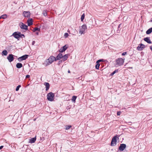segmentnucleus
<instances>
[{"instance_id": "1", "label": "nucleus", "mask_w": 152, "mask_h": 152, "mask_svg": "<svg viewBox=\"0 0 152 152\" xmlns=\"http://www.w3.org/2000/svg\"><path fill=\"white\" fill-rule=\"evenodd\" d=\"M54 61H56L55 57L53 56H51L46 61V63H45V66H46L50 65Z\"/></svg>"}, {"instance_id": "2", "label": "nucleus", "mask_w": 152, "mask_h": 152, "mask_svg": "<svg viewBox=\"0 0 152 152\" xmlns=\"http://www.w3.org/2000/svg\"><path fill=\"white\" fill-rule=\"evenodd\" d=\"M124 62V59L121 58H119L116 59L115 65L117 66H120L122 65Z\"/></svg>"}, {"instance_id": "3", "label": "nucleus", "mask_w": 152, "mask_h": 152, "mask_svg": "<svg viewBox=\"0 0 152 152\" xmlns=\"http://www.w3.org/2000/svg\"><path fill=\"white\" fill-rule=\"evenodd\" d=\"M87 26L85 24H84L80 27L79 33L81 34H84L85 33V30L87 29Z\"/></svg>"}, {"instance_id": "4", "label": "nucleus", "mask_w": 152, "mask_h": 152, "mask_svg": "<svg viewBox=\"0 0 152 152\" xmlns=\"http://www.w3.org/2000/svg\"><path fill=\"white\" fill-rule=\"evenodd\" d=\"M54 94L52 92L48 93L47 95V99L49 101H52L53 100Z\"/></svg>"}, {"instance_id": "5", "label": "nucleus", "mask_w": 152, "mask_h": 152, "mask_svg": "<svg viewBox=\"0 0 152 152\" xmlns=\"http://www.w3.org/2000/svg\"><path fill=\"white\" fill-rule=\"evenodd\" d=\"M118 138L117 136H114L112 138L111 143V145L112 146H115L116 144V142H117V139H118Z\"/></svg>"}, {"instance_id": "6", "label": "nucleus", "mask_w": 152, "mask_h": 152, "mask_svg": "<svg viewBox=\"0 0 152 152\" xmlns=\"http://www.w3.org/2000/svg\"><path fill=\"white\" fill-rule=\"evenodd\" d=\"M28 55H25L18 58V60L19 61H21L23 60H26L28 58Z\"/></svg>"}, {"instance_id": "7", "label": "nucleus", "mask_w": 152, "mask_h": 152, "mask_svg": "<svg viewBox=\"0 0 152 152\" xmlns=\"http://www.w3.org/2000/svg\"><path fill=\"white\" fill-rule=\"evenodd\" d=\"M7 59L10 62L13 61L14 59V55L12 54H9L7 57Z\"/></svg>"}, {"instance_id": "8", "label": "nucleus", "mask_w": 152, "mask_h": 152, "mask_svg": "<svg viewBox=\"0 0 152 152\" xmlns=\"http://www.w3.org/2000/svg\"><path fill=\"white\" fill-rule=\"evenodd\" d=\"M126 145L124 144H120V146L119 147V150L121 151H123L124 149L126 148Z\"/></svg>"}, {"instance_id": "9", "label": "nucleus", "mask_w": 152, "mask_h": 152, "mask_svg": "<svg viewBox=\"0 0 152 152\" xmlns=\"http://www.w3.org/2000/svg\"><path fill=\"white\" fill-rule=\"evenodd\" d=\"M68 46L67 45H65L62 47L61 48L59 51L61 53H63L68 48Z\"/></svg>"}, {"instance_id": "10", "label": "nucleus", "mask_w": 152, "mask_h": 152, "mask_svg": "<svg viewBox=\"0 0 152 152\" xmlns=\"http://www.w3.org/2000/svg\"><path fill=\"white\" fill-rule=\"evenodd\" d=\"M20 26L22 29L27 30V26L26 25L24 24L23 23H20Z\"/></svg>"}, {"instance_id": "11", "label": "nucleus", "mask_w": 152, "mask_h": 152, "mask_svg": "<svg viewBox=\"0 0 152 152\" xmlns=\"http://www.w3.org/2000/svg\"><path fill=\"white\" fill-rule=\"evenodd\" d=\"M145 48V45L142 44H140L139 45V46L137 47V49L139 50H142L143 49Z\"/></svg>"}, {"instance_id": "12", "label": "nucleus", "mask_w": 152, "mask_h": 152, "mask_svg": "<svg viewBox=\"0 0 152 152\" xmlns=\"http://www.w3.org/2000/svg\"><path fill=\"white\" fill-rule=\"evenodd\" d=\"M23 14L25 17L28 18L30 17V13L29 12L24 11L23 12Z\"/></svg>"}, {"instance_id": "13", "label": "nucleus", "mask_w": 152, "mask_h": 152, "mask_svg": "<svg viewBox=\"0 0 152 152\" xmlns=\"http://www.w3.org/2000/svg\"><path fill=\"white\" fill-rule=\"evenodd\" d=\"M63 57V55L61 53H59L57 56L56 58H55L56 60H59L61 58H62Z\"/></svg>"}, {"instance_id": "14", "label": "nucleus", "mask_w": 152, "mask_h": 152, "mask_svg": "<svg viewBox=\"0 0 152 152\" xmlns=\"http://www.w3.org/2000/svg\"><path fill=\"white\" fill-rule=\"evenodd\" d=\"M44 84L45 86V90L46 91H48L50 87L49 84L48 83L45 82Z\"/></svg>"}, {"instance_id": "15", "label": "nucleus", "mask_w": 152, "mask_h": 152, "mask_svg": "<svg viewBox=\"0 0 152 152\" xmlns=\"http://www.w3.org/2000/svg\"><path fill=\"white\" fill-rule=\"evenodd\" d=\"M12 35L14 36V37L17 39L19 38V33H17L16 32H15Z\"/></svg>"}, {"instance_id": "16", "label": "nucleus", "mask_w": 152, "mask_h": 152, "mask_svg": "<svg viewBox=\"0 0 152 152\" xmlns=\"http://www.w3.org/2000/svg\"><path fill=\"white\" fill-rule=\"evenodd\" d=\"M27 22L28 23V25L29 26L31 25H32V24H33V21H32V19H31V18L27 20Z\"/></svg>"}, {"instance_id": "17", "label": "nucleus", "mask_w": 152, "mask_h": 152, "mask_svg": "<svg viewBox=\"0 0 152 152\" xmlns=\"http://www.w3.org/2000/svg\"><path fill=\"white\" fill-rule=\"evenodd\" d=\"M144 40L149 44H151L152 42L149 39V37H146L144 39Z\"/></svg>"}, {"instance_id": "18", "label": "nucleus", "mask_w": 152, "mask_h": 152, "mask_svg": "<svg viewBox=\"0 0 152 152\" xmlns=\"http://www.w3.org/2000/svg\"><path fill=\"white\" fill-rule=\"evenodd\" d=\"M68 54H65L64 56H63L62 60H63V61H64L67 59L68 58Z\"/></svg>"}, {"instance_id": "19", "label": "nucleus", "mask_w": 152, "mask_h": 152, "mask_svg": "<svg viewBox=\"0 0 152 152\" xmlns=\"http://www.w3.org/2000/svg\"><path fill=\"white\" fill-rule=\"evenodd\" d=\"M23 66L22 64L21 63H18L16 65V67L18 68H20Z\"/></svg>"}, {"instance_id": "20", "label": "nucleus", "mask_w": 152, "mask_h": 152, "mask_svg": "<svg viewBox=\"0 0 152 152\" xmlns=\"http://www.w3.org/2000/svg\"><path fill=\"white\" fill-rule=\"evenodd\" d=\"M152 32V27L150 28L148 30L146 31L147 34H148L151 33Z\"/></svg>"}, {"instance_id": "21", "label": "nucleus", "mask_w": 152, "mask_h": 152, "mask_svg": "<svg viewBox=\"0 0 152 152\" xmlns=\"http://www.w3.org/2000/svg\"><path fill=\"white\" fill-rule=\"evenodd\" d=\"M36 140V138H32L30 140V142L31 143H34Z\"/></svg>"}, {"instance_id": "22", "label": "nucleus", "mask_w": 152, "mask_h": 152, "mask_svg": "<svg viewBox=\"0 0 152 152\" xmlns=\"http://www.w3.org/2000/svg\"><path fill=\"white\" fill-rule=\"evenodd\" d=\"M7 54V52L6 50H4L2 52V55L6 56Z\"/></svg>"}, {"instance_id": "23", "label": "nucleus", "mask_w": 152, "mask_h": 152, "mask_svg": "<svg viewBox=\"0 0 152 152\" xmlns=\"http://www.w3.org/2000/svg\"><path fill=\"white\" fill-rule=\"evenodd\" d=\"M77 98V96H73L72 100V101L73 102H74V103L75 102V100Z\"/></svg>"}, {"instance_id": "24", "label": "nucleus", "mask_w": 152, "mask_h": 152, "mask_svg": "<svg viewBox=\"0 0 152 152\" xmlns=\"http://www.w3.org/2000/svg\"><path fill=\"white\" fill-rule=\"evenodd\" d=\"M7 15H3L0 17V19L1 18L5 19L7 18Z\"/></svg>"}, {"instance_id": "25", "label": "nucleus", "mask_w": 152, "mask_h": 152, "mask_svg": "<svg viewBox=\"0 0 152 152\" xmlns=\"http://www.w3.org/2000/svg\"><path fill=\"white\" fill-rule=\"evenodd\" d=\"M99 63V62L97 63V61L96 62V65L95 67L97 69H99V66H100V64Z\"/></svg>"}, {"instance_id": "26", "label": "nucleus", "mask_w": 152, "mask_h": 152, "mask_svg": "<svg viewBox=\"0 0 152 152\" xmlns=\"http://www.w3.org/2000/svg\"><path fill=\"white\" fill-rule=\"evenodd\" d=\"M65 129L66 130H68L70 128L72 127V126L71 125H66L65 126Z\"/></svg>"}, {"instance_id": "27", "label": "nucleus", "mask_w": 152, "mask_h": 152, "mask_svg": "<svg viewBox=\"0 0 152 152\" xmlns=\"http://www.w3.org/2000/svg\"><path fill=\"white\" fill-rule=\"evenodd\" d=\"M118 72V69H116L111 74V75H113L115 73Z\"/></svg>"}, {"instance_id": "28", "label": "nucleus", "mask_w": 152, "mask_h": 152, "mask_svg": "<svg viewBox=\"0 0 152 152\" xmlns=\"http://www.w3.org/2000/svg\"><path fill=\"white\" fill-rule=\"evenodd\" d=\"M85 18V14L84 13L81 16V21H83Z\"/></svg>"}, {"instance_id": "29", "label": "nucleus", "mask_w": 152, "mask_h": 152, "mask_svg": "<svg viewBox=\"0 0 152 152\" xmlns=\"http://www.w3.org/2000/svg\"><path fill=\"white\" fill-rule=\"evenodd\" d=\"M19 34L20 36L19 38L24 37H25L23 34H21L20 32L19 33Z\"/></svg>"}, {"instance_id": "30", "label": "nucleus", "mask_w": 152, "mask_h": 152, "mask_svg": "<svg viewBox=\"0 0 152 152\" xmlns=\"http://www.w3.org/2000/svg\"><path fill=\"white\" fill-rule=\"evenodd\" d=\"M43 14L44 16H46L47 15V11L46 10H44L43 12Z\"/></svg>"}, {"instance_id": "31", "label": "nucleus", "mask_w": 152, "mask_h": 152, "mask_svg": "<svg viewBox=\"0 0 152 152\" xmlns=\"http://www.w3.org/2000/svg\"><path fill=\"white\" fill-rule=\"evenodd\" d=\"M20 87H21V86H20V85H18V86L17 87H16V89H15L16 91H18L19 90V88H20Z\"/></svg>"}, {"instance_id": "32", "label": "nucleus", "mask_w": 152, "mask_h": 152, "mask_svg": "<svg viewBox=\"0 0 152 152\" xmlns=\"http://www.w3.org/2000/svg\"><path fill=\"white\" fill-rule=\"evenodd\" d=\"M39 30H40L39 28L36 27V28H34L33 31H39Z\"/></svg>"}, {"instance_id": "33", "label": "nucleus", "mask_w": 152, "mask_h": 152, "mask_svg": "<svg viewBox=\"0 0 152 152\" xmlns=\"http://www.w3.org/2000/svg\"><path fill=\"white\" fill-rule=\"evenodd\" d=\"M121 25V24H120L119 25V26H118V30L117 31L118 33H119L120 32L119 28H120Z\"/></svg>"}, {"instance_id": "34", "label": "nucleus", "mask_w": 152, "mask_h": 152, "mask_svg": "<svg viewBox=\"0 0 152 152\" xmlns=\"http://www.w3.org/2000/svg\"><path fill=\"white\" fill-rule=\"evenodd\" d=\"M68 36H69V34L68 33H65V34H64V36L65 38H66V37H68Z\"/></svg>"}, {"instance_id": "35", "label": "nucleus", "mask_w": 152, "mask_h": 152, "mask_svg": "<svg viewBox=\"0 0 152 152\" xmlns=\"http://www.w3.org/2000/svg\"><path fill=\"white\" fill-rule=\"evenodd\" d=\"M97 61V63H98V62L99 63L101 61H103L104 60H103V59H102L99 60Z\"/></svg>"}, {"instance_id": "36", "label": "nucleus", "mask_w": 152, "mask_h": 152, "mask_svg": "<svg viewBox=\"0 0 152 152\" xmlns=\"http://www.w3.org/2000/svg\"><path fill=\"white\" fill-rule=\"evenodd\" d=\"M63 60H60L59 61H58V65H59L61 63H62V62H63Z\"/></svg>"}, {"instance_id": "37", "label": "nucleus", "mask_w": 152, "mask_h": 152, "mask_svg": "<svg viewBox=\"0 0 152 152\" xmlns=\"http://www.w3.org/2000/svg\"><path fill=\"white\" fill-rule=\"evenodd\" d=\"M121 114V111H118L117 113V115H120Z\"/></svg>"}, {"instance_id": "38", "label": "nucleus", "mask_w": 152, "mask_h": 152, "mask_svg": "<svg viewBox=\"0 0 152 152\" xmlns=\"http://www.w3.org/2000/svg\"><path fill=\"white\" fill-rule=\"evenodd\" d=\"M126 53H127L126 52H124L122 54V56H124L125 55H126Z\"/></svg>"}, {"instance_id": "39", "label": "nucleus", "mask_w": 152, "mask_h": 152, "mask_svg": "<svg viewBox=\"0 0 152 152\" xmlns=\"http://www.w3.org/2000/svg\"><path fill=\"white\" fill-rule=\"evenodd\" d=\"M30 77V76L29 75H27L26 76V78H29Z\"/></svg>"}, {"instance_id": "40", "label": "nucleus", "mask_w": 152, "mask_h": 152, "mask_svg": "<svg viewBox=\"0 0 152 152\" xmlns=\"http://www.w3.org/2000/svg\"><path fill=\"white\" fill-rule=\"evenodd\" d=\"M35 42L34 41H33L32 42V45H34L35 44Z\"/></svg>"}, {"instance_id": "41", "label": "nucleus", "mask_w": 152, "mask_h": 152, "mask_svg": "<svg viewBox=\"0 0 152 152\" xmlns=\"http://www.w3.org/2000/svg\"><path fill=\"white\" fill-rule=\"evenodd\" d=\"M3 147V146H0V150Z\"/></svg>"}, {"instance_id": "42", "label": "nucleus", "mask_w": 152, "mask_h": 152, "mask_svg": "<svg viewBox=\"0 0 152 152\" xmlns=\"http://www.w3.org/2000/svg\"><path fill=\"white\" fill-rule=\"evenodd\" d=\"M150 48L151 49V50L152 51V46H150Z\"/></svg>"}, {"instance_id": "43", "label": "nucleus", "mask_w": 152, "mask_h": 152, "mask_svg": "<svg viewBox=\"0 0 152 152\" xmlns=\"http://www.w3.org/2000/svg\"><path fill=\"white\" fill-rule=\"evenodd\" d=\"M68 73H70V71L69 70L68 71Z\"/></svg>"}, {"instance_id": "44", "label": "nucleus", "mask_w": 152, "mask_h": 152, "mask_svg": "<svg viewBox=\"0 0 152 152\" xmlns=\"http://www.w3.org/2000/svg\"><path fill=\"white\" fill-rule=\"evenodd\" d=\"M135 147V148H136L137 149H138V148H137V147Z\"/></svg>"}, {"instance_id": "45", "label": "nucleus", "mask_w": 152, "mask_h": 152, "mask_svg": "<svg viewBox=\"0 0 152 152\" xmlns=\"http://www.w3.org/2000/svg\"><path fill=\"white\" fill-rule=\"evenodd\" d=\"M36 34H37V35H38V32Z\"/></svg>"}, {"instance_id": "46", "label": "nucleus", "mask_w": 152, "mask_h": 152, "mask_svg": "<svg viewBox=\"0 0 152 152\" xmlns=\"http://www.w3.org/2000/svg\"><path fill=\"white\" fill-rule=\"evenodd\" d=\"M151 21L152 22V18H151Z\"/></svg>"}, {"instance_id": "47", "label": "nucleus", "mask_w": 152, "mask_h": 152, "mask_svg": "<svg viewBox=\"0 0 152 152\" xmlns=\"http://www.w3.org/2000/svg\"><path fill=\"white\" fill-rule=\"evenodd\" d=\"M68 32H69V30H68Z\"/></svg>"}, {"instance_id": "48", "label": "nucleus", "mask_w": 152, "mask_h": 152, "mask_svg": "<svg viewBox=\"0 0 152 152\" xmlns=\"http://www.w3.org/2000/svg\"><path fill=\"white\" fill-rule=\"evenodd\" d=\"M129 68H132V67H129Z\"/></svg>"}]
</instances>
